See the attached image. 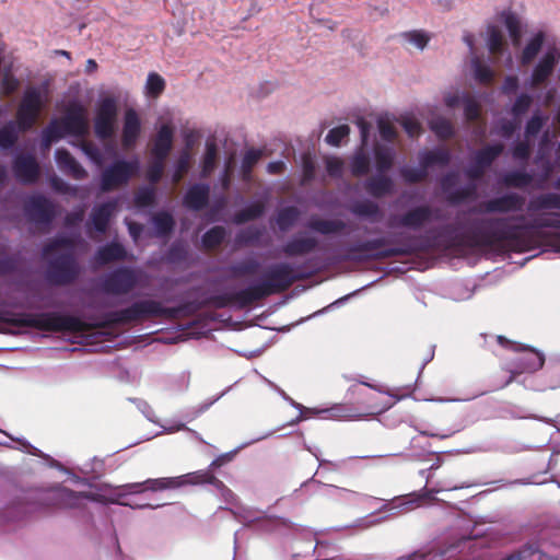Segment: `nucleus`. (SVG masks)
Masks as SVG:
<instances>
[{"label":"nucleus","instance_id":"nucleus-1","mask_svg":"<svg viewBox=\"0 0 560 560\" xmlns=\"http://www.w3.org/2000/svg\"><path fill=\"white\" fill-rule=\"evenodd\" d=\"M527 215H500L485 218L472 222L474 232L486 245L524 250L527 235L541 229L560 230V195L546 192L529 199Z\"/></svg>","mask_w":560,"mask_h":560},{"label":"nucleus","instance_id":"nucleus-2","mask_svg":"<svg viewBox=\"0 0 560 560\" xmlns=\"http://www.w3.org/2000/svg\"><path fill=\"white\" fill-rule=\"evenodd\" d=\"M299 279L300 276L295 272L292 264L285 261L273 264L259 281L238 291L214 295L211 298V302L217 307L229 305L245 307L268 295L288 290Z\"/></svg>","mask_w":560,"mask_h":560},{"label":"nucleus","instance_id":"nucleus-3","mask_svg":"<svg viewBox=\"0 0 560 560\" xmlns=\"http://www.w3.org/2000/svg\"><path fill=\"white\" fill-rule=\"evenodd\" d=\"M545 42L546 34L544 31L534 32L517 56L520 63L526 67L532 65L539 52L542 51L526 80V86L532 90L546 86L560 62V47L556 44H547L542 50Z\"/></svg>","mask_w":560,"mask_h":560},{"label":"nucleus","instance_id":"nucleus-4","mask_svg":"<svg viewBox=\"0 0 560 560\" xmlns=\"http://www.w3.org/2000/svg\"><path fill=\"white\" fill-rule=\"evenodd\" d=\"M210 483L221 490L223 497L230 501L234 498L233 492L228 489L222 481L218 480L209 471H194L177 477H162L147 479V491H164L177 489L186 485Z\"/></svg>","mask_w":560,"mask_h":560},{"label":"nucleus","instance_id":"nucleus-5","mask_svg":"<svg viewBox=\"0 0 560 560\" xmlns=\"http://www.w3.org/2000/svg\"><path fill=\"white\" fill-rule=\"evenodd\" d=\"M48 102V86H30L24 91L16 112L20 130H30L37 121L43 108Z\"/></svg>","mask_w":560,"mask_h":560},{"label":"nucleus","instance_id":"nucleus-6","mask_svg":"<svg viewBox=\"0 0 560 560\" xmlns=\"http://www.w3.org/2000/svg\"><path fill=\"white\" fill-rule=\"evenodd\" d=\"M139 168L140 161L137 156L129 160L122 158L115 160L101 172V191L108 192L127 185L138 173Z\"/></svg>","mask_w":560,"mask_h":560},{"label":"nucleus","instance_id":"nucleus-7","mask_svg":"<svg viewBox=\"0 0 560 560\" xmlns=\"http://www.w3.org/2000/svg\"><path fill=\"white\" fill-rule=\"evenodd\" d=\"M143 272L132 267H118L100 279V290L105 294L125 295L141 283Z\"/></svg>","mask_w":560,"mask_h":560},{"label":"nucleus","instance_id":"nucleus-8","mask_svg":"<svg viewBox=\"0 0 560 560\" xmlns=\"http://www.w3.org/2000/svg\"><path fill=\"white\" fill-rule=\"evenodd\" d=\"M388 241L386 237H377L350 245L347 250L350 254H366L371 258H387L400 255H409L418 249L412 243H404L397 246L385 247Z\"/></svg>","mask_w":560,"mask_h":560},{"label":"nucleus","instance_id":"nucleus-9","mask_svg":"<svg viewBox=\"0 0 560 560\" xmlns=\"http://www.w3.org/2000/svg\"><path fill=\"white\" fill-rule=\"evenodd\" d=\"M118 115L117 100L106 96L100 100L94 119V132L101 140L114 137Z\"/></svg>","mask_w":560,"mask_h":560},{"label":"nucleus","instance_id":"nucleus-10","mask_svg":"<svg viewBox=\"0 0 560 560\" xmlns=\"http://www.w3.org/2000/svg\"><path fill=\"white\" fill-rule=\"evenodd\" d=\"M165 313L166 310L160 302L144 300L135 302L129 307L109 313L108 320L114 324H128L144 317L162 316Z\"/></svg>","mask_w":560,"mask_h":560},{"label":"nucleus","instance_id":"nucleus-11","mask_svg":"<svg viewBox=\"0 0 560 560\" xmlns=\"http://www.w3.org/2000/svg\"><path fill=\"white\" fill-rule=\"evenodd\" d=\"M504 145L502 143L488 144L471 154V162L465 170V175L471 182L479 180L487 168L502 154Z\"/></svg>","mask_w":560,"mask_h":560},{"label":"nucleus","instance_id":"nucleus-12","mask_svg":"<svg viewBox=\"0 0 560 560\" xmlns=\"http://www.w3.org/2000/svg\"><path fill=\"white\" fill-rule=\"evenodd\" d=\"M80 268L72 253L62 254L50 261L47 278L56 284H69L79 276Z\"/></svg>","mask_w":560,"mask_h":560},{"label":"nucleus","instance_id":"nucleus-13","mask_svg":"<svg viewBox=\"0 0 560 560\" xmlns=\"http://www.w3.org/2000/svg\"><path fill=\"white\" fill-rule=\"evenodd\" d=\"M435 213H438V210L432 209L430 206H417L399 215L392 217L389 226L419 231L431 222Z\"/></svg>","mask_w":560,"mask_h":560},{"label":"nucleus","instance_id":"nucleus-14","mask_svg":"<svg viewBox=\"0 0 560 560\" xmlns=\"http://www.w3.org/2000/svg\"><path fill=\"white\" fill-rule=\"evenodd\" d=\"M270 384V386H272L273 388H276L280 395L287 400L290 402L291 406H293L294 408H296L298 410H300V415L296 419H294L293 421H291L290 424H296L298 422L304 420V419H308L313 416H320V415H325L324 418L326 419H334V420H350L352 419V416L350 413H348L341 406H335L332 408H328V409H313V408H306L304 407L303 405L294 401L292 398H290L283 390H281L280 388H278L275 384H272L271 382H268Z\"/></svg>","mask_w":560,"mask_h":560},{"label":"nucleus","instance_id":"nucleus-15","mask_svg":"<svg viewBox=\"0 0 560 560\" xmlns=\"http://www.w3.org/2000/svg\"><path fill=\"white\" fill-rule=\"evenodd\" d=\"M50 498L56 506L71 510H81L85 508V501H101L100 495L92 492H75L65 487H58L52 490Z\"/></svg>","mask_w":560,"mask_h":560},{"label":"nucleus","instance_id":"nucleus-16","mask_svg":"<svg viewBox=\"0 0 560 560\" xmlns=\"http://www.w3.org/2000/svg\"><path fill=\"white\" fill-rule=\"evenodd\" d=\"M525 198L517 192H506L499 197L491 198L480 206L485 213L508 214L523 210Z\"/></svg>","mask_w":560,"mask_h":560},{"label":"nucleus","instance_id":"nucleus-17","mask_svg":"<svg viewBox=\"0 0 560 560\" xmlns=\"http://www.w3.org/2000/svg\"><path fill=\"white\" fill-rule=\"evenodd\" d=\"M464 42L469 47V51L471 55L470 58V69L475 81L479 84L489 85L493 82L495 77V71L493 69V62L490 58L485 59L483 57H479L475 55L474 47V36L465 35Z\"/></svg>","mask_w":560,"mask_h":560},{"label":"nucleus","instance_id":"nucleus-18","mask_svg":"<svg viewBox=\"0 0 560 560\" xmlns=\"http://www.w3.org/2000/svg\"><path fill=\"white\" fill-rule=\"evenodd\" d=\"M456 182V172H448L440 180L441 188L446 195V199L451 205H458L467 199L475 197L477 185L474 182L465 186L455 187Z\"/></svg>","mask_w":560,"mask_h":560},{"label":"nucleus","instance_id":"nucleus-19","mask_svg":"<svg viewBox=\"0 0 560 560\" xmlns=\"http://www.w3.org/2000/svg\"><path fill=\"white\" fill-rule=\"evenodd\" d=\"M25 214L35 223L48 225L55 218V205L43 195H33L25 203Z\"/></svg>","mask_w":560,"mask_h":560},{"label":"nucleus","instance_id":"nucleus-20","mask_svg":"<svg viewBox=\"0 0 560 560\" xmlns=\"http://www.w3.org/2000/svg\"><path fill=\"white\" fill-rule=\"evenodd\" d=\"M238 517L246 525H255L257 529L264 532H277L288 526V522L283 518L266 515L265 512L255 509H243Z\"/></svg>","mask_w":560,"mask_h":560},{"label":"nucleus","instance_id":"nucleus-21","mask_svg":"<svg viewBox=\"0 0 560 560\" xmlns=\"http://www.w3.org/2000/svg\"><path fill=\"white\" fill-rule=\"evenodd\" d=\"M142 132V121L138 112L128 107L124 112L121 128V145L126 150L136 147Z\"/></svg>","mask_w":560,"mask_h":560},{"label":"nucleus","instance_id":"nucleus-22","mask_svg":"<svg viewBox=\"0 0 560 560\" xmlns=\"http://www.w3.org/2000/svg\"><path fill=\"white\" fill-rule=\"evenodd\" d=\"M13 173L23 184H34L40 174L36 158L32 154H19L13 162Z\"/></svg>","mask_w":560,"mask_h":560},{"label":"nucleus","instance_id":"nucleus-23","mask_svg":"<svg viewBox=\"0 0 560 560\" xmlns=\"http://www.w3.org/2000/svg\"><path fill=\"white\" fill-rule=\"evenodd\" d=\"M117 209V200H108L93 207L86 228L94 230L100 234L107 231L109 221Z\"/></svg>","mask_w":560,"mask_h":560},{"label":"nucleus","instance_id":"nucleus-24","mask_svg":"<svg viewBox=\"0 0 560 560\" xmlns=\"http://www.w3.org/2000/svg\"><path fill=\"white\" fill-rule=\"evenodd\" d=\"M545 363V357L542 353L536 350H525L521 353V355L516 359L515 366L511 368L509 371L511 372L510 378L505 382L504 385L511 383L515 375L521 373H533L542 368Z\"/></svg>","mask_w":560,"mask_h":560},{"label":"nucleus","instance_id":"nucleus-25","mask_svg":"<svg viewBox=\"0 0 560 560\" xmlns=\"http://www.w3.org/2000/svg\"><path fill=\"white\" fill-rule=\"evenodd\" d=\"M318 246L316 237L300 233L293 235L283 246L281 253L288 257L304 256L313 253Z\"/></svg>","mask_w":560,"mask_h":560},{"label":"nucleus","instance_id":"nucleus-26","mask_svg":"<svg viewBox=\"0 0 560 560\" xmlns=\"http://www.w3.org/2000/svg\"><path fill=\"white\" fill-rule=\"evenodd\" d=\"M66 135L83 137L88 132V121L83 107L70 109L60 120Z\"/></svg>","mask_w":560,"mask_h":560},{"label":"nucleus","instance_id":"nucleus-27","mask_svg":"<svg viewBox=\"0 0 560 560\" xmlns=\"http://www.w3.org/2000/svg\"><path fill=\"white\" fill-rule=\"evenodd\" d=\"M210 197V185L196 183L188 187L183 197L184 206L192 211H200L207 207Z\"/></svg>","mask_w":560,"mask_h":560},{"label":"nucleus","instance_id":"nucleus-28","mask_svg":"<svg viewBox=\"0 0 560 560\" xmlns=\"http://www.w3.org/2000/svg\"><path fill=\"white\" fill-rule=\"evenodd\" d=\"M174 128L171 124H162L153 139L151 155L167 158L173 149Z\"/></svg>","mask_w":560,"mask_h":560},{"label":"nucleus","instance_id":"nucleus-29","mask_svg":"<svg viewBox=\"0 0 560 560\" xmlns=\"http://www.w3.org/2000/svg\"><path fill=\"white\" fill-rule=\"evenodd\" d=\"M55 159L59 170L74 179H84L88 176L85 168L65 149H57Z\"/></svg>","mask_w":560,"mask_h":560},{"label":"nucleus","instance_id":"nucleus-30","mask_svg":"<svg viewBox=\"0 0 560 560\" xmlns=\"http://www.w3.org/2000/svg\"><path fill=\"white\" fill-rule=\"evenodd\" d=\"M126 258V248L117 242H110L97 248L93 260L100 266H105L110 262L125 260Z\"/></svg>","mask_w":560,"mask_h":560},{"label":"nucleus","instance_id":"nucleus-31","mask_svg":"<svg viewBox=\"0 0 560 560\" xmlns=\"http://www.w3.org/2000/svg\"><path fill=\"white\" fill-rule=\"evenodd\" d=\"M452 154L446 148H435L432 150H421L418 153V161L427 172L434 165L446 166L451 162Z\"/></svg>","mask_w":560,"mask_h":560},{"label":"nucleus","instance_id":"nucleus-32","mask_svg":"<svg viewBox=\"0 0 560 560\" xmlns=\"http://www.w3.org/2000/svg\"><path fill=\"white\" fill-rule=\"evenodd\" d=\"M364 188L371 196L382 198L393 192L394 182L385 173H378L364 182Z\"/></svg>","mask_w":560,"mask_h":560},{"label":"nucleus","instance_id":"nucleus-33","mask_svg":"<svg viewBox=\"0 0 560 560\" xmlns=\"http://www.w3.org/2000/svg\"><path fill=\"white\" fill-rule=\"evenodd\" d=\"M350 212L362 219H366L370 222H380L382 218V211L380 206L372 200L355 201L350 206Z\"/></svg>","mask_w":560,"mask_h":560},{"label":"nucleus","instance_id":"nucleus-34","mask_svg":"<svg viewBox=\"0 0 560 560\" xmlns=\"http://www.w3.org/2000/svg\"><path fill=\"white\" fill-rule=\"evenodd\" d=\"M306 226L322 235H330L340 233L346 229V223L341 220H325L318 217H312Z\"/></svg>","mask_w":560,"mask_h":560},{"label":"nucleus","instance_id":"nucleus-35","mask_svg":"<svg viewBox=\"0 0 560 560\" xmlns=\"http://www.w3.org/2000/svg\"><path fill=\"white\" fill-rule=\"evenodd\" d=\"M259 267L260 264L257 259L248 257L230 265L224 269V271L226 272L228 278L236 279L255 275Z\"/></svg>","mask_w":560,"mask_h":560},{"label":"nucleus","instance_id":"nucleus-36","mask_svg":"<svg viewBox=\"0 0 560 560\" xmlns=\"http://www.w3.org/2000/svg\"><path fill=\"white\" fill-rule=\"evenodd\" d=\"M500 19L504 23L513 45L515 47L520 46L523 33L520 18L514 12L508 10L501 12Z\"/></svg>","mask_w":560,"mask_h":560},{"label":"nucleus","instance_id":"nucleus-37","mask_svg":"<svg viewBox=\"0 0 560 560\" xmlns=\"http://www.w3.org/2000/svg\"><path fill=\"white\" fill-rule=\"evenodd\" d=\"M486 34L487 47L490 54L494 56L504 55L506 50V42L502 30L497 25H489Z\"/></svg>","mask_w":560,"mask_h":560},{"label":"nucleus","instance_id":"nucleus-38","mask_svg":"<svg viewBox=\"0 0 560 560\" xmlns=\"http://www.w3.org/2000/svg\"><path fill=\"white\" fill-rule=\"evenodd\" d=\"M455 226L453 224H444L440 228L431 229L427 232L428 241L431 245L443 244L450 246L454 243Z\"/></svg>","mask_w":560,"mask_h":560},{"label":"nucleus","instance_id":"nucleus-39","mask_svg":"<svg viewBox=\"0 0 560 560\" xmlns=\"http://www.w3.org/2000/svg\"><path fill=\"white\" fill-rule=\"evenodd\" d=\"M396 151L392 147L376 145L374 148V158L376 162L377 173H386L389 171L395 161Z\"/></svg>","mask_w":560,"mask_h":560},{"label":"nucleus","instance_id":"nucleus-40","mask_svg":"<svg viewBox=\"0 0 560 560\" xmlns=\"http://www.w3.org/2000/svg\"><path fill=\"white\" fill-rule=\"evenodd\" d=\"M300 211L294 206H287L277 212L276 223L280 231H289L299 220Z\"/></svg>","mask_w":560,"mask_h":560},{"label":"nucleus","instance_id":"nucleus-41","mask_svg":"<svg viewBox=\"0 0 560 560\" xmlns=\"http://www.w3.org/2000/svg\"><path fill=\"white\" fill-rule=\"evenodd\" d=\"M533 176L524 170H514L502 176V183L508 187L524 188L530 185Z\"/></svg>","mask_w":560,"mask_h":560},{"label":"nucleus","instance_id":"nucleus-42","mask_svg":"<svg viewBox=\"0 0 560 560\" xmlns=\"http://www.w3.org/2000/svg\"><path fill=\"white\" fill-rule=\"evenodd\" d=\"M430 129L440 139H448L454 136V127L452 122L442 116L433 117L429 121Z\"/></svg>","mask_w":560,"mask_h":560},{"label":"nucleus","instance_id":"nucleus-43","mask_svg":"<svg viewBox=\"0 0 560 560\" xmlns=\"http://www.w3.org/2000/svg\"><path fill=\"white\" fill-rule=\"evenodd\" d=\"M191 153L188 149L183 150L174 164V171L172 174V180L174 184H178L183 179L184 175L189 171Z\"/></svg>","mask_w":560,"mask_h":560},{"label":"nucleus","instance_id":"nucleus-44","mask_svg":"<svg viewBox=\"0 0 560 560\" xmlns=\"http://www.w3.org/2000/svg\"><path fill=\"white\" fill-rule=\"evenodd\" d=\"M218 160V147L214 142L206 143V151L201 165V177H208L215 167Z\"/></svg>","mask_w":560,"mask_h":560},{"label":"nucleus","instance_id":"nucleus-45","mask_svg":"<svg viewBox=\"0 0 560 560\" xmlns=\"http://www.w3.org/2000/svg\"><path fill=\"white\" fill-rule=\"evenodd\" d=\"M164 89L165 80L159 73L150 72L144 85L145 96L156 98L163 93Z\"/></svg>","mask_w":560,"mask_h":560},{"label":"nucleus","instance_id":"nucleus-46","mask_svg":"<svg viewBox=\"0 0 560 560\" xmlns=\"http://www.w3.org/2000/svg\"><path fill=\"white\" fill-rule=\"evenodd\" d=\"M152 223L158 236H166L170 234L175 224L172 214L168 212L156 213L152 219Z\"/></svg>","mask_w":560,"mask_h":560},{"label":"nucleus","instance_id":"nucleus-47","mask_svg":"<svg viewBox=\"0 0 560 560\" xmlns=\"http://www.w3.org/2000/svg\"><path fill=\"white\" fill-rule=\"evenodd\" d=\"M350 168L353 176L361 177L370 172V160L368 155L359 150L350 161Z\"/></svg>","mask_w":560,"mask_h":560},{"label":"nucleus","instance_id":"nucleus-48","mask_svg":"<svg viewBox=\"0 0 560 560\" xmlns=\"http://www.w3.org/2000/svg\"><path fill=\"white\" fill-rule=\"evenodd\" d=\"M166 159L167 158L152 156V160L147 168V178L151 185H155L161 180L164 173Z\"/></svg>","mask_w":560,"mask_h":560},{"label":"nucleus","instance_id":"nucleus-49","mask_svg":"<svg viewBox=\"0 0 560 560\" xmlns=\"http://www.w3.org/2000/svg\"><path fill=\"white\" fill-rule=\"evenodd\" d=\"M265 211V207L262 203H253L237 212L234 217V222L236 224H242L247 221L257 219L262 215Z\"/></svg>","mask_w":560,"mask_h":560},{"label":"nucleus","instance_id":"nucleus-50","mask_svg":"<svg viewBox=\"0 0 560 560\" xmlns=\"http://www.w3.org/2000/svg\"><path fill=\"white\" fill-rule=\"evenodd\" d=\"M225 234L226 233L224 228L213 226L202 235V245L206 248H214L224 241Z\"/></svg>","mask_w":560,"mask_h":560},{"label":"nucleus","instance_id":"nucleus-51","mask_svg":"<svg viewBox=\"0 0 560 560\" xmlns=\"http://www.w3.org/2000/svg\"><path fill=\"white\" fill-rule=\"evenodd\" d=\"M399 173L404 180L409 184L422 182L428 176V172L420 165L418 167L405 165L400 167Z\"/></svg>","mask_w":560,"mask_h":560},{"label":"nucleus","instance_id":"nucleus-52","mask_svg":"<svg viewBox=\"0 0 560 560\" xmlns=\"http://www.w3.org/2000/svg\"><path fill=\"white\" fill-rule=\"evenodd\" d=\"M533 103V96L527 92L520 93L511 107V114L514 117H521L526 114Z\"/></svg>","mask_w":560,"mask_h":560},{"label":"nucleus","instance_id":"nucleus-53","mask_svg":"<svg viewBox=\"0 0 560 560\" xmlns=\"http://www.w3.org/2000/svg\"><path fill=\"white\" fill-rule=\"evenodd\" d=\"M316 174V163L315 159L311 153H305L302 155V185L310 184Z\"/></svg>","mask_w":560,"mask_h":560},{"label":"nucleus","instance_id":"nucleus-54","mask_svg":"<svg viewBox=\"0 0 560 560\" xmlns=\"http://www.w3.org/2000/svg\"><path fill=\"white\" fill-rule=\"evenodd\" d=\"M44 320L48 327L54 329L73 328L77 324L74 318L59 315H46Z\"/></svg>","mask_w":560,"mask_h":560},{"label":"nucleus","instance_id":"nucleus-55","mask_svg":"<svg viewBox=\"0 0 560 560\" xmlns=\"http://www.w3.org/2000/svg\"><path fill=\"white\" fill-rule=\"evenodd\" d=\"M349 126L340 125L328 131V133L325 137V141L332 147H338L340 145L341 141L349 136Z\"/></svg>","mask_w":560,"mask_h":560},{"label":"nucleus","instance_id":"nucleus-56","mask_svg":"<svg viewBox=\"0 0 560 560\" xmlns=\"http://www.w3.org/2000/svg\"><path fill=\"white\" fill-rule=\"evenodd\" d=\"M80 148L92 163H94L97 166H101L103 164V154L96 144L90 141L82 140L80 143Z\"/></svg>","mask_w":560,"mask_h":560},{"label":"nucleus","instance_id":"nucleus-57","mask_svg":"<svg viewBox=\"0 0 560 560\" xmlns=\"http://www.w3.org/2000/svg\"><path fill=\"white\" fill-rule=\"evenodd\" d=\"M18 139L14 122H10L0 129V148L10 149Z\"/></svg>","mask_w":560,"mask_h":560},{"label":"nucleus","instance_id":"nucleus-58","mask_svg":"<svg viewBox=\"0 0 560 560\" xmlns=\"http://www.w3.org/2000/svg\"><path fill=\"white\" fill-rule=\"evenodd\" d=\"M136 203L139 207H150L155 201V189L152 186L141 187L135 197Z\"/></svg>","mask_w":560,"mask_h":560},{"label":"nucleus","instance_id":"nucleus-59","mask_svg":"<svg viewBox=\"0 0 560 560\" xmlns=\"http://www.w3.org/2000/svg\"><path fill=\"white\" fill-rule=\"evenodd\" d=\"M464 115L468 121H475L479 118L480 107L478 102L470 95L467 94L464 102Z\"/></svg>","mask_w":560,"mask_h":560},{"label":"nucleus","instance_id":"nucleus-60","mask_svg":"<svg viewBox=\"0 0 560 560\" xmlns=\"http://www.w3.org/2000/svg\"><path fill=\"white\" fill-rule=\"evenodd\" d=\"M262 152L258 149H250L246 151L242 160V172L247 175L252 172V168L261 159Z\"/></svg>","mask_w":560,"mask_h":560},{"label":"nucleus","instance_id":"nucleus-61","mask_svg":"<svg viewBox=\"0 0 560 560\" xmlns=\"http://www.w3.org/2000/svg\"><path fill=\"white\" fill-rule=\"evenodd\" d=\"M546 119L547 118L544 117L539 113L534 114L526 122V126H525L526 136L533 137V136L538 135L540 132V130L542 129V126H544Z\"/></svg>","mask_w":560,"mask_h":560},{"label":"nucleus","instance_id":"nucleus-62","mask_svg":"<svg viewBox=\"0 0 560 560\" xmlns=\"http://www.w3.org/2000/svg\"><path fill=\"white\" fill-rule=\"evenodd\" d=\"M404 37L408 43H410L420 50H422L427 46L430 39L428 34L421 31H412L405 33Z\"/></svg>","mask_w":560,"mask_h":560},{"label":"nucleus","instance_id":"nucleus-63","mask_svg":"<svg viewBox=\"0 0 560 560\" xmlns=\"http://www.w3.org/2000/svg\"><path fill=\"white\" fill-rule=\"evenodd\" d=\"M326 171L329 176L340 178L343 173V162L339 158L328 156L325 159Z\"/></svg>","mask_w":560,"mask_h":560},{"label":"nucleus","instance_id":"nucleus-64","mask_svg":"<svg viewBox=\"0 0 560 560\" xmlns=\"http://www.w3.org/2000/svg\"><path fill=\"white\" fill-rule=\"evenodd\" d=\"M468 93L460 92L458 90L447 91L443 95V101L446 107L456 108L459 105H463V102Z\"/></svg>","mask_w":560,"mask_h":560}]
</instances>
